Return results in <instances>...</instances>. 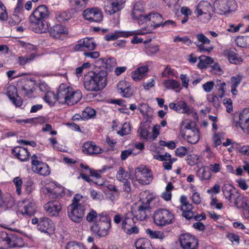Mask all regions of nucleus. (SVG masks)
Returning a JSON list of instances; mask_svg holds the SVG:
<instances>
[{"instance_id":"1","label":"nucleus","mask_w":249,"mask_h":249,"mask_svg":"<svg viewBox=\"0 0 249 249\" xmlns=\"http://www.w3.org/2000/svg\"><path fill=\"white\" fill-rule=\"evenodd\" d=\"M107 72L105 70H95L85 75L83 84L85 89L89 91H99L107 85Z\"/></svg>"},{"instance_id":"2","label":"nucleus","mask_w":249,"mask_h":249,"mask_svg":"<svg viewBox=\"0 0 249 249\" xmlns=\"http://www.w3.org/2000/svg\"><path fill=\"white\" fill-rule=\"evenodd\" d=\"M49 12L45 5L38 6L30 16L29 20L33 24L32 30L36 33H46L49 29L46 20L49 17Z\"/></svg>"},{"instance_id":"3","label":"nucleus","mask_w":249,"mask_h":249,"mask_svg":"<svg viewBox=\"0 0 249 249\" xmlns=\"http://www.w3.org/2000/svg\"><path fill=\"white\" fill-rule=\"evenodd\" d=\"M140 198L142 202L135 211L134 216L137 220L142 221L148 218L151 215V208L150 203L153 198L150 196L148 191H145L140 194Z\"/></svg>"},{"instance_id":"4","label":"nucleus","mask_w":249,"mask_h":249,"mask_svg":"<svg viewBox=\"0 0 249 249\" xmlns=\"http://www.w3.org/2000/svg\"><path fill=\"white\" fill-rule=\"evenodd\" d=\"M139 10L138 8V4H135L134 6L133 11L132 15L134 18H138L139 20V24L140 25L143 24L141 22L144 20L148 21V25L150 24L153 28H156L161 25L163 22V18L162 16L158 13H150L148 15L143 16L141 14L137 15V12Z\"/></svg>"},{"instance_id":"5","label":"nucleus","mask_w":249,"mask_h":249,"mask_svg":"<svg viewBox=\"0 0 249 249\" xmlns=\"http://www.w3.org/2000/svg\"><path fill=\"white\" fill-rule=\"evenodd\" d=\"M110 228V219L105 213H102L98 221H94L90 227L93 233L99 237L106 236L108 233Z\"/></svg>"},{"instance_id":"6","label":"nucleus","mask_w":249,"mask_h":249,"mask_svg":"<svg viewBox=\"0 0 249 249\" xmlns=\"http://www.w3.org/2000/svg\"><path fill=\"white\" fill-rule=\"evenodd\" d=\"M222 192L226 199L230 203H233L234 205L239 208L243 200V197L238 190L231 185L224 184L222 188Z\"/></svg>"},{"instance_id":"7","label":"nucleus","mask_w":249,"mask_h":249,"mask_svg":"<svg viewBox=\"0 0 249 249\" xmlns=\"http://www.w3.org/2000/svg\"><path fill=\"white\" fill-rule=\"evenodd\" d=\"M154 223L159 226H165L173 223L174 215L166 209H159L153 215Z\"/></svg>"},{"instance_id":"8","label":"nucleus","mask_w":249,"mask_h":249,"mask_svg":"<svg viewBox=\"0 0 249 249\" xmlns=\"http://www.w3.org/2000/svg\"><path fill=\"white\" fill-rule=\"evenodd\" d=\"M214 6L216 13L225 15L235 10L236 4L234 0H216Z\"/></svg>"},{"instance_id":"9","label":"nucleus","mask_w":249,"mask_h":249,"mask_svg":"<svg viewBox=\"0 0 249 249\" xmlns=\"http://www.w3.org/2000/svg\"><path fill=\"white\" fill-rule=\"evenodd\" d=\"M152 180V178L150 170L143 166L138 167L136 169L134 177L132 178L133 182L137 181L142 185L148 184Z\"/></svg>"},{"instance_id":"10","label":"nucleus","mask_w":249,"mask_h":249,"mask_svg":"<svg viewBox=\"0 0 249 249\" xmlns=\"http://www.w3.org/2000/svg\"><path fill=\"white\" fill-rule=\"evenodd\" d=\"M85 208L84 205L71 204L68 207V213L70 218L75 223H80L83 220Z\"/></svg>"},{"instance_id":"11","label":"nucleus","mask_w":249,"mask_h":249,"mask_svg":"<svg viewBox=\"0 0 249 249\" xmlns=\"http://www.w3.org/2000/svg\"><path fill=\"white\" fill-rule=\"evenodd\" d=\"M179 243L182 249H197L198 240L195 236L186 233L180 235Z\"/></svg>"},{"instance_id":"12","label":"nucleus","mask_w":249,"mask_h":249,"mask_svg":"<svg viewBox=\"0 0 249 249\" xmlns=\"http://www.w3.org/2000/svg\"><path fill=\"white\" fill-rule=\"evenodd\" d=\"M83 15L90 22H99L103 19L101 11L98 8H88L84 11Z\"/></svg>"},{"instance_id":"13","label":"nucleus","mask_w":249,"mask_h":249,"mask_svg":"<svg viewBox=\"0 0 249 249\" xmlns=\"http://www.w3.org/2000/svg\"><path fill=\"white\" fill-rule=\"evenodd\" d=\"M125 0H109L104 6V10L108 15H113L123 8Z\"/></svg>"},{"instance_id":"14","label":"nucleus","mask_w":249,"mask_h":249,"mask_svg":"<svg viewBox=\"0 0 249 249\" xmlns=\"http://www.w3.org/2000/svg\"><path fill=\"white\" fill-rule=\"evenodd\" d=\"M181 203L180 210L182 211V215L185 218H189L193 216V206L189 203L187 197L185 196H181L179 198Z\"/></svg>"},{"instance_id":"15","label":"nucleus","mask_w":249,"mask_h":249,"mask_svg":"<svg viewBox=\"0 0 249 249\" xmlns=\"http://www.w3.org/2000/svg\"><path fill=\"white\" fill-rule=\"evenodd\" d=\"M238 124L246 133L249 134V108H245L239 114Z\"/></svg>"},{"instance_id":"16","label":"nucleus","mask_w":249,"mask_h":249,"mask_svg":"<svg viewBox=\"0 0 249 249\" xmlns=\"http://www.w3.org/2000/svg\"><path fill=\"white\" fill-rule=\"evenodd\" d=\"M44 208L45 211L52 216L58 215L62 209L60 202L56 200L48 202L44 205Z\"/></svg>"},{"instance_id":"17","label":"nucleus","mask_w":249,"mask_h":249,"mask_svg":"<svg viewBox=\"0 0 249 249\" xmlns=\"http://www.w3.org/2000/svg\"><path fill=\"white\" fill-rule=\"evenodd\" d=\"M70 89L64 84L61 85L57 91L56 100L60 104H67Z\"/></svg>"},{"instance_id":"18","label":"nucleus","mask_w":249,"mask_h":249,"mask_svg":"<svg viewBox=\"0 0 249 249\" xmlns=\"http://www.w3.org/2000/svg\"><path fill=\"white\" fill-rule=\"evenodd\" d=\"M212 11L213 6L208 1H202L197 5L195 13L197 16L204 14L211 17V12Z\"/></svg>"},{"instance_id":"19","label":"nucleus","mask_w":249,"mask_h":249,"mask_svg":"<svg viewBox=\"0 0 249 249\" xmlns=\"http://www.w3.org/2000/svg\"><path fill=\"white\" fill-rule=\"evenodd\" d=\"M181 135L184 138L186 135L187 142L191 144L197 143L199 140V133L197 128L194 129L193 130L185 131V133L181 132Z\"/></svg>"},{"instance_id":"20","label":"nucleus","mask_w":249,"mask_h":249,"mask_svg":"<svg viewBox=\"0 0 249 249\" xmlns=\"http://www.w3.org/2000/svg\"><path fill=\"white\" fill-rule=\"evenodd\" d=\"M12 153L21 161L28 160L30 154L27 148L20 146L15 147L13 149Z\"/></svg>"},{"instance_id":"21","label":"nucleus","mask_w":249,"mask_h":249,"mask_svg":"<svg viewBox=\"0 0 249 249\" xmlns=\"http://www.w3.org/2000/svg\"><path fill=\"white\" fill-rule=\"evenodd\" d=\"M53 222L46 217H42L39 219L37 224V229L41 232H48V230L53 227Z\"/></svg>"},{"instance_id":"22","label":"nucleus","mask_w":249,"mask_h":249,"mask_svg":"<svg viewBox=\"0 0 249 249\" xmlns=\"http://www.w3.org/2000/svg\"><path fill=\"white\" fill-rule=\"evenodd\" d=\"M102 149L91 142H85L83 146V152L89 155L97 154L101 153Z\"/></svg>"},{"instance_id":"23","label":"nucleus","mask_w":249,"mask_h":249,"mask_svg":"<svg viewBox=\"0 0 249 249\" xmlns=\"http://www.w3.org/2000/svg\"><path fill=\"white\" fill-rule=\"evenodd\" d=\"M135 34L134 31L132 32H123L120 31H116L111 34L107 35L105 36V39L107 41H109L115 40L120 37H128L130 36H133Z\"/></svg>"},{"instance_id":"24","label":"nucleus","mask_w":249,"mask_h":249,"mask_svg":"<svg viewBox=\"0 0 249 249\" xmlns=\"http://www.w3.org/2000/svg\"><path fill=\"white\" fill-rule=\"evenodd\" d=\"M67 34H68L67 29L60 24L53 26L50 30V35L54 38H59L61 35Z\"/></svg>"},{"instance_id":"25","label":"nucleus","mask_w":249,"mask_h":249,"mask_svg":"<svg viewBox=\"0 0 249 249\" xmlns=\"http://www.w3.org/2000/svg\"><path fill=\"white\" fill-rule=\"evenodd\" d=\"M224 54L231 63L239 64L243 61L242 59L232 50H226L224 52Z\"/></svg>"},{"instance_id":"26","label":"nucleus","mask_w":249,"mask_h":249,"mask_svg":"<svg viewBox=\"0 0 249 249\" xmlns=\"http://www.w3.org/2000/svg\"><path fill=\"white\" fill-rule=\"evenodd\" d=\"M150 128V126L148 123L142 124L138 130L141 137L146 140L151 139V137L149 136Z\"/></svg>"},{"instance_id":"27","label":"nucleus","mask_w":249,"mask_h":249,"mask_svg":"<svg viewBox=\"0 0 249 249\" xmlns=\"http://www.w3.org/2000/svg\"><path fill=\"white\" fill-rule=\"evenodd\" d=\"M36 211L35 204L32 202H29L25 204L23 208L19 211V213L23 215H26L27 216L33 215Z\"/></svg>"},{"instance_id":"28","label":"nucleus","mask_w":249,"mask_h":249,"mask_svg":"<svg viewBox=\"0 0 249 249\" xmlns=\"http://www.w3.org/2000/svg\"><path fill=\"white\" fill-rule=\"evenodd\" d=\"M136 249H154L150 241L147 238H140L135 243Z\"/></svg>"},{"instance_id":"29","label":"nucleus","mask_w":249,"mask_h":249,"mask_svg":"<svg viewBox=\"0 0 249 249\" xmlns=\"http://www.w3.org/2000/svg\"><path fill=\"white\" fill-rule=\"evenodd\" d=\"M7 94L10 100L17 106L19 107L21 105L19 102H17L16 97L18 96L17 89L15 86H10L7 88Z\"/></svg>"},{"instance_id":"30","label":"nucleus","mask_w":249,"mask_h":249,"mask_svg":"<svg viewBox=\"0 0 249 249\" xmlns=\"http://www.w3.org/2000/svg\"><path fill=\"white\" fill-rule=\"evenodd\" d=\"M82 98V94L80 91L70 92L67 103L68 105H73L77 103Z\"/></svg>"},{"instance_id":"31","label":"nucleus","mask_w":249,"mask_h":249,"mask_svg":"<svg viewBox=\"0 0 249 249\" xmlns=\"http://www.w3.org/2000/svg\"><path fill=\"white\" fill-rule=\"evenodd\" d=\"M199 60L197 64V67L200 69L207 68L209 64L213 63V59L209 56L202 55L198 57Z\"/></svg>"},{"instance_id":"32","label":"nucleus","mask_w":249,"mask_h":249,"mask_svg":"<svg viewBox=\"0 0 249 249\" xmlns=\"http://www.w3.org/2000/svg\"><path fill=\"white\" fill-rule=\"evenodd\" d=\"M35 172H36L40 175L43 176H48L51 173L50 168L46 163L40 164L37 166V168L35 169Z\"/></svg>"},{"instance_id":"33","label":"nucleus","mask_w":249,"mask_h":249,"mask_svg":"<svg viewBox=\"0 0 249 249\" xmlns=\"http://www.w3.org/2000/svg\"><path fill=\"white\" fill-rule=\"evenodd\" d=\"M47 192L49 194V196L52 197H58L63 192L61 187L55 186L53 190L49 187L46 188Z\"/></svg>"},{"instance_id":"34","label":"nucleus","mask_w":249,"mask_h":249,"mask_svg":"<svg viewBox=\"0 0 249 249\" xmlns=\"http://www.w3.org/2000/svg\"><path fill=\"white\" fill-rule=\"evenodd\" d=\"M197 175L202 180H208L211 178V174L210 172L207 171L204 166L200 167L197 170Z\"/></svg>"},{"instance_id":"35","label":"nucleus","mask_w":249,"mask_h":249,"mask_svg":"<svg viewBox=\"0 0 249 249\" xmlns=\"http://www.w3.org/2000/svg\"><path fill=\"white\" fill-rule=\"evenodd\" d=\"M146 233L149 237L152 239H163L164 237L163 232L160 231H152L150 229L146 230Z\"/></svg>"},{"instance_id":"36","label":"nucleus","mask_w":249,"mask_h":249,"mask_svg":"<svg viewBox=\"0 0 249 249\" xmlns=\"http://www.w3.org/2000/svg\"><path fill=\"white\" fill-rule=\"evenodd\" d=\"M102 61L104 64L103 66L107 69L111 70L116 65V61L114 58H109L108 59L102 58Z\"/></svg>"},{"instance_id":"37","label":"nucleus","mask_w":249,"mask_h":249,"mask_svg":"<svg viewBox=\"0 0 249 249\" xmlns=\"http://www.w3.org/2000/svg\"><path fill=\"white\" fill-rule=\"evenodd\" d=\"M237 45L242 48H247L249 47V36H245L238 37L236 40Z\"/></svg>"},{"instance_id":"38","label":"nucleus","mask_w":249,"mask_h":249,"mask_svg":"<svg viewBox=\"0 0 249 249\" xmlns=\"http://www.w3.org/2000/svg\"><path fill=\"white\" fill-rule=\"evenodd\" d=\"M159 51V46L157 45L148 44L145 46V52L148 55H153Z\"/></svg>"},{"instance_id":"39","label":"nucleus","mask_w":249,"mask_h":249,"mask_svg":"<svg viewBox=\"0 0 249 249\" xmlns=\"http://www.w3.org/2000/svg\"><path fill=\"white\" fill-rule=\"evenodd\" d=\"M83 44H84L85 48L89 50H93L95 49L96 44L93 38H86L83 40Z\"/></svg>"},{"instance_id":"40","label":"nucleus","mask_w":249,"mask_h":249,"mask_svg":"<svg viewBox=\"0 0 249 249\" xmlns=\"http://www.w3.org/2000/svg\"><path fill=\"white\" fill-rule=\"evenodd\" d=\"M101 213L97 214L96 212L93 209H91L89 212L88 213L86 219L88 222H92L98 221L100 218V215Z\"/></svg>"},{"instance_id":"41","label":"nucleus","mask_w":249,"mask_h":249,"mask_svg":"<svg viewBox=\"0 0 249 249\" xmlns=\"http://www.w3.org/2000/svg\"><path fill=\"white\" fill-rule=\"evenodd\" d=\"M164 84L165 88L167 89H176L179 88L180 87L179 83L177 82L176 80L173 79L165 80Z\"/></svg>"},{"instance_id":"42","label":"nucleus","mask_w":249,"mask_h":249,"mask_svg":"<svg viewBox=\"0 0 249 249\" xmlns=\"http://www.w3.org/2000/svg\"><path fill=\"white\" fill-rule=\"evenodd\" d=\"M199 160L200 157L199 156L196 154H190L188 156L186 160L188 164L192 166L199 162Z\"/></svg>"},{"instance_id":"43","label":"nucleus","mask_w":249,"mask_h":249,"mask_svg":"<svg viewBox=\"0 0 249 249\" xmlns=\"http://www.w3.org/2000/svg\"><path fill=\"white\" fill-rule=\"evenodd\" d=\"M55 95L51 92H48L44 96L45 101L51 106L54 105L56 99Z\"/></svg>"},{"instance_id":"44","label":"nucleus","mask_w":249,"mask_h":249,"mask_svg":"<svg viewBox=\"0 0 249 249\" xmlns=\"http://www.w3.org/2000/svg\"><path fill=\"white\" fill-rule=\"evenodd\" d=\"M71 18V15L66 11L62 12L57 14L56 18L58 22H63L68 20Z\"/></svg>"},{"instance_id":"45","label":"nucleus","mask_w":249,"mask_h":249,"mask_svg":"<svg viewBox=\"0 0 249 249\" xmlns=\"http://www.w3.org/2000/svg\"><path fill=\"white\" fill-rule=\"evenodd\" d=\"M35 54L32 53L30 54L29 56H19L18 57V63L20 65H24L26 63L30 62L32 61L35 57Z\"/></svg>"},{"instance_id":"46","label":"nucleus","mask_w":249,"mask_h":249,"mask_svg":"<svg viewBox=\"0 0 249 249\" xmlns=\"http://www.w3.org/2000/svg\"><path fill=\"white\" fill-rule=\"evenodd\" d=\"M174 42H181L187 46H190L193 43L192 40L187 36H185L182 37L177 36L174 38Z\"/></svg>"},{"instance_id":"47","label":"nucleus","mask_w":249,"mask_h":249,"mask_svg":"<svg viewBox=\"0 0 249 249\" xmlns=\"http://www.w3.org/2000/svg\"><path fill=\"white\" fill-rule=\"evenodd\" d=\"M239 208L243 209V214L245 218L249 220V205L247 201L242 202Z\"/></svg>"},{"instance_id":"48","label":"nucleus","mask_w":249,"mask_h":249,"mask_svg":"<svg viewBox=\"0 0 249 249\" xmlns=\"http://www.w3.org/2000/svg\"><path fill=\"white\" fill-rule=\"evenodd\" d=\"M23 0H18V3L16 7L14 10V19L16 20L18 16L17 15L18 14H20L21 11L23 10Z\"/></svg>"},{"instance_id":"49","label":"nucleus","mask_w":249,"mask_h":249,"mask_svg":"<svg viewBox=\"0 0 249 249\" xmlns=\"http://www.w3.org/2000/svg\"><path fill=\"white\" fill-rule=\"evenodd\" d=\"M130 126L129 123H125L122 128V129L118 131V134L121 136L129 134L130 132Z\"/></svg>"},{"instance_id":"50","label":"nucleus","mask_w":249,"mask_h":249,"mask_svg":"<svg viewBox=\"0 0 249 249\" xmlns=\"http://www.w3.org/2000/svg\"><path fill=\"white\" fill-rule=\"evenodd\" d=\"M179 106L180 108V112L188 114H190L191 112V109L185 102H179Z\"/></svg>"},{"instance_id":"51","label":"nucleus","mask_w":249,"mask_h":249,"mask_svg":"<svg viewBox=\"0 0 249 249\" xmlns=\"http://www.w3.org/2000/svg\"><path fill=\"white\" fill-rule=\"evenodd\" d=\"M128 173L126 172L122 167H120L119 171L116 175L117 179L122 181L124 179V178L127 177Z\"/></svg>"},{"instance_id":"52","label":"nucleus","mask_w":249,"mask_h":249,"mask_svg":"<svg viewBox=\"0 0 249 249\" xmlns=\"http://www.w3.org/2000/svg\"><path fill=\"white\" fill-rule=\"evenodd\" d=\"M8 15L5 7L0 1V20H6L7 19Z\"/></svg>"},{"instance_id":"53","label":"nucleus","mask_w":249,"mask_h":249,"mask_svg":"<svg viewBox=\"0 0 249 249\" xmlns=\"http://www.w3.org/2000/svg\"><path fill=\"white\" fill-rule=\"evenodd\" d=\"M13 182L16 186V192L18 195L21 194V188L22 186V181L19 177L15 178L13 179Z\"/></svg>"},{"instance_id":"54","label":"nucleus","mask_w":249,"mask_h":249,"mask_svg":"<svg viewBox=\"0 0 249 249\" xmlns=\"http://www.w3.org/2000/svg\"><path fill=\"white\" fill-rule=\"evenodd\" d=\"M66 249H86L82 245L77 244L75 242L68 243L66 247Z\"/></svg>"},{"instance_id":"55","label":"nucleus","mask_w":249,"mask_h":249,"mask_svg":"<svg viewBox=\"0 0 249 249\" xmlns=\"http://www.w3.org/2000/svg\"><path fill=\"white\" fill-rule=\"evenodd\" d=\"M197 40L203 44H209L210 40L203 34H198L196 35Z\"/></svg>"},{"instance_id":"56","label":"nucleus","mask_w":249,"mask_h":249,"mask_svg":"<svg viewBox=\"0 0 249 249\" xmlns=\"http://www.w3.org/2000/svg\"><path fill=\"white\" fill-rule=\"evenodd\" d=\"M129 87H130V85L128 83L125 81H121L117 85V89L119 93H120L124 91L127 88H129Z\"/></svg>"},{"instance_id":"57","label":"nucleus","mask_w":249,"mask_h":249,"mask_svg":"<svg viewBox=\"0 0 249 249\" xmlns=\"http://www.w3.org/2000/svg\"><path fill=\"white\" fill-rule=\"evenodd\" d=\"M90 194L91 197L93 199L102 200L103 198V195L101 192L94 190H90Z\"/></svg>"},{"instance_id":"58","label":"nucleus","mask_w":249,"mask_h":249,"mask_svg":"<svg viewBox=\"0 0 249 249\" xmlns=\"http://www.w3.org/2000/svg\"><path fill=\"white\" fill-rule=\"evenodd\" d=\"M134 224L133 219H128L126 221H123L122 224V228L125 232L127 231V229H129L131 226Z\"/></svg>"},{"instance_id":"59","label":"nucleus","mask_w":249,"mask_h":249,"mask_svg":"<svg viewBox=\"0 0 249 249\" xmlns=\"http://www.w3.org/2000/svg\"><path fill=\"white\" fill-rule=\"evenodd\" d=\"M7 200L4 201L3 205V207L6 208H11L15 205V200L14 198L11 196L6 198Z\"/></svg>"},{"instance_id":"60","label":"nucleus","mask_w":249,"mask_h":249,"mask_svg":"<svg viewBox=\"0 0 249 249\" xmlns=\"http://www.w3.org/2000/svg\"><path fill=\"white\" fill-rule=\"evenodd\" d=\"M214 86V82L213 81H209L203 84L202 87L206 92H209L213 89Z\"/></svg>"},{"instance_id":"61","label":"nucleus","mask_w":249,"mask_h":249,"mask_svg":"<svg viewBox=\"0 0 249 249\" xmlns=\"http://www.w3.org/2000/svg\"><path fill=\"white\" fill-rule=\"evenodd\" d=\"M159 143L161 146H167L171 149H174L176 148V143L173 141L166 142L164 141H160Z\"/></svg>"},{"instance_id":"62","label":"nucleus","mask_w":249,"mask_h":249,"mask_svg":"<svg viewBox=\"0 0 249 249\" xmlns=\"http://www.w3.org/2000/svg\"><path fill=\"white\" fill-rule=\"evenodd\" d=\"M187 151V149L185 147L181 146L176 150V155L178 156L182 157L186 154Z\"/></svg>"},{"instance_id":"63","label":"nucleus","mask_w":249,"mask_h":249,"mask_svg":"<svg viewBox=\"0 0 249 249\" xmlns=\"http://www.w3.org/2000/svg\"><path fill=\"white\" fill-rule=\"evenodd\" d=\"M243 26L241 23L239 24L237 26H235L233 24H230L229 25V28L227 30L229 32L236 33L239 31L240 28Z\"/></svg>"},{"instance_id":"64","label":"nucleus","mask_w":249,"mask_h":249,"mask_svg":"<svg viewBox=\"0 0 249 249\" xmlns=\"http://www.w3.org/2000/svg\"><path fill=\"white\" fill-rule=\"evenodd\" d=\"M148 70V68L147 66H143L137 68L135 71L134 73V75L137 73L136 72H139L140 74L142 75V77L144 76V74L147 72Z\"/></svg>"}]
</instances>
